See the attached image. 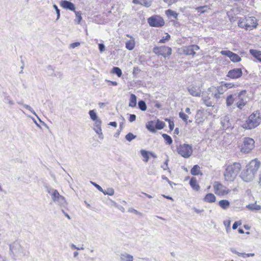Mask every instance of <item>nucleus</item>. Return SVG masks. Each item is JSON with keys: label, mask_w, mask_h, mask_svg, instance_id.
I'll return each instance as SVG.
<instances>
[{"label": "nucleus", "mask_w": 261, "mask_h": 261, "mask_svg": "<svg viewBox=\"0 0 261 261\" xmlns=\"http://www.w3.org/2000/svg\"><path fill=\"white\" fill-rule=\"evenodd\" d=\"M135 46V41L134 38L127 41L125 43V47L129 50H133Z\"/></svg>", "instance_id": "nucleus-27"}, {"label": "nucleus", "mask_w": 261, "mask_h": 261, "mask_svg": "<svg viewBox=\"0 0 261 261\" xmlns=\"http://www.w3.org/2000/svg\"><path fill=\"white\" fill-rule=\"evenodd\" d=\"M166 14L169 16H173L175 18H176L178 15L176 12L170 9L166 11Z\"/></svg>", "instance_id": "nucleus-41"}, {"label": "nucleus", "mask_w": 261, "mask_h": 261, "mask_svg": "<svg viewBox=\"0 0 261 261\" xmlns=\"http://www.w3.org/2000/svg\"><path fill=\"white\" fill-rule=\"evenodd\" d=\"M10 256L14 260L27 256L28 251L21 244L20 241L16 240L9 245Z\"/></svg>", "instance_id": "nucleus-2"}, {"label": "nucleus", "mask_w": 261, "mask_h": 261, "mask_svg": "<svg viewBox=\"0 0 261 261\" xmlns=\"http://www.w3.org/2000/svg\"><path fill=\"white\" fill-rule=\"evenodd\" d=\"M168 121L169 122V128H170V130H172L174 128V122H173V121H170V120H168Z\"/></svg>", "instance_id": "nucleus-60"}, {"label": "nucleus", "mask_w": 261, "mask_h": 261, "mask_svg": "<svg viewBox=\"0 0 261 261\" xmlns=\"http://www.w3.org/2000/svg\"><path fill=\"white\" fill-rule=\"evenodd\" d=\"M196 10L197 12L199 14L203 13L205 12H207L209 10V8L207 6H201L196 8Z\"/></svg>", "instance_id": "nucleus-35"}, {"label": "nucleus", "mask_w": 261, "mask_h": 261, "mask_svg": "<svg viewBox=\"0 0 261 261\" xmlns=\"http://www.w3.org/2000/svg\"><path fill=\"white\" fill-rule=\"evenodd\" d=\"M250 53L258 61L261 62V51L255 49H250Z\"/></svg>", "instance_id": "nucleus-26"}, {"label": "nucleus", "mask_w": 261, "mask_h": 261, "mask_svg": "<svg viewBox=\"0 0 261 261\" xmlns=\"http://www.w3.org/2000/svg\"><path fill=\"white\" fill-rule=\"evenodd\" d=\"M98 47L100 53H102L105 50V46L103 43L99 44Z\"/></svg>", "instance_id": "nucleus-55"}, {"label": "nucleus", "mask_w": 261, "mask_h": 261, "mask_svg": "<svg viewBox=\"0 0 261 261\" xmlns=\"http://www.w3.org/2000/svg\"><path fill=\"white\" fill-rule=\"evenodd\" d=\"M246 22L247 30H252L256 26V19L254 17H248L245 18Z\"/></svg>", "instance_id": "nucleus-16"}, {"label": "nucleus", "mask_w": 261, "mask_h": 261, "mask_svg": "<svg viewBox=\"0 0 261 261\" xmlns=\"http://www.w3.org/2000/svg\"><path fill=\"white\" fill-rule=\"evenodd\" d=\"M216 198L214 194L212 193L207 194L204 198H203V200L206 202L212 203L216 201Z\"/></svg>", "instance_id": "nucleus-23"}, {"label": "nucleus", "mask_w": 261, "mask_h": 261, "mask_svg": "<svg viewBox=\"0 0 261 261\" xmlns=\"http://www.w3.org/2000/svg\"><path fill=\"white\" fill-rule=\"evenodd\" d=\"M148 23L151 27H161L164 25V19L159 15H154L148 19Z\"/></svg>", "instance_id": "nucleus-9"}, {"label": "nucleus", "mask_w": 261, "mask_h": 261, "mask_svg": "<svg viewBox=\"0 0 261 261\" xmlns=\"http://www.w3.org/2000/svg\"><path fill=\"white\" fill-rule=\"evenodd\" d=\"M188 90L193 96L199 97L201 95V90L199 87L192 86L188 88Z\"/></svg>", "instance_id": "nucleus-15"}, {"label": "nucleus", "mask_w": 261, "mask_h": 261, "mask_svg": "<svg viewBox=\"0 0 261 261\" xmlns=\"http://www.w3.org/2000/svg\"><path fill=\"white\" fill-rule=\"evenodd\" d=\"M129 212H130L132 213H135V214H136L137 215H140L141 214V213H140L137 210H135V209L129 210Z\"/></svg>", "instance_id": "nucleus-64"}, {"label": "nucleus", "mask_w": 261, "mask_h": 261, "mask_svg": "<svg viewBox=\"0 0 261 261\" xmlns=\"http://www.w3.org/2000/svg\"><path fill=\"white\" fill-rule=\"evenodd\" d=\"M177 151L181 156L188 158L192 155L193 149L191 145L185 143L177 148Z\"/></svg>", "instance_id": "nucleus-6"}, {"label": "nucleus", "mask_w": 261, "mask_h": 261, "mask_svg": "<svg viewBox=\"0 0 261 261\" xmlns=\"http://www.w3.org/2000/svg\"><path fill=\"white\" fill-rule=\"evenodd\" d=\"M216 88L218 91V92L220 93V95L223 94L226 91V89H225L224 85L216 87Z\"/></svg>", "instance_id": "nucleus-45"}, {"label": "nucleus", "mask_w": 261, "mask_h": 261, "mask_svg": "<svg viewBox=\"0 0 261 261\" xmlns=\"http://www.w3.org/2000/svg\"><path fill=\"white\" fill-rule=\"evenodd\" d=\"M152 0H133V3L135 4H140L146 7L151 6Z\"/></svg>", "instance_id": "nucleus-20"}, {"label": "nucleus", "mask_w": 261, "mask_h": 261, "mask_svg": "<svg viewBox=\"0 0 261 261\" xmlns=\"http://www.w3.org/2000/svg\"><path fill=\"white\" fill-rule=\"evenodd\" d=\"M94 128H100L101 126V121L99 119H98L96 120H94Z\"/></svg>", "instance_id": "nucleus-50"}, {"label": "nucleus", "mask_w": 261, "mask_h": 261, "mask_svg": "<svg viewBox=\"0 0 261 261\" xmlns=\"http://www.w3.org/2000/svg\"><path fill=\"white\" fill-rule=\"evenodd\" d=\"M247 207L252 211H258L261 209V207L259 205L256 204V203L249 204L247 205Z\"/></svg>", "instance_id": "nucleus-31"}, {"label": "nucleus", "mask_w": 261, "mask_h": 261, "mask_svg": "<svg viewBox=\"0 0 261 261\" xmlns=\"http://www.w3.org/2000/svg\"><path fill=\"white\" fill-rule=\"evenodd\" d=\"M155 125L154 122L153 121H150L146 124V127L150 132L152 133H155L156 130L155 129Z\"/></svg>", "instance_id": "nucleus-29"}, {"label": "nucleus", "mask_w": 261, "mask_h": 261, "mask_svg": "<svg viewBox=\"0 0 261 261\" xmlns=\"http://www.w3.org/2000/svg\"><path fill=\"white\" fill-rule=\"evenodd\" d=\"M80 44H81L80 42H74V43H71L70 44L69 48L73 49L76 47L79 46L80 45Z\"/></svg>", "instance_id": "nucleus-53"}, {"label": "nucleus", "mask_w": 261, "mask_h": 261, "mask_svg": "<svg viewBox=\"0 0 261 261\" xmlns=\"http://www.w3.org/2000/svg\"><path fill=\"white\" fill-rule=\"evenodd\" d=\"M45 189H46V191L48 194H50L51 196V193H53V191L56 190L55 189H54L51 188L50 187H49L48 186H45Z\"/></svg>", "instance_id": "nucleus-52"}, {"label": "nucleus", "mask_w": 261, "mask_h": 261, "mask_svg": "<svg viewBox=\"0 0 261 261\" xmlns=\"http://www.w3.org/2000/svg\"><path fill=\"white\" fill-rule=\"evenodd\" d=\"M221 54L223 56H226L229 58L230 60L233 62H239L241 60V58L236 54L232 53L229 50H222L220 52Z\"/></svg>", "instance_id": "nucleus-12"}, {"label": "nucleus", "mask_w": 261, "mask_h": 261, "mask_svg": "<svg viewBox=\"0 0 261 261\" xmlns=\"http://www.w3.org/2000/svg\"><path fill=\"white\" fill-rule=\"evenodd\" d=\"M74 12H75V14L76 15V18L74 19V21L76 23L80 24V23L82 19L81 12L74 11Z\"/></svg>", "instance_id": "nucleus-43"}, {"label": "nucleus", "mask_w": 261, "mask_h": 261, "mask_svg": "<svg viewBox=\"0 0 261 261\" xmlns=\"http://www.w3.org/2000/svg\"><path fill=\"white\" fill-rule=\"evenodd\" d=\"M241 68H234L230 70L227 74V76L232 79H238L242 75Z\"/></svg>", "instance_id": "nucleus-14"}, {"label": "nucleus", "mask_w": 261, "mask_h": 261, "mask_svg": "<svg viewBox=\"0 0 261 261\" xmlns=\"http://www.w3.org/2000/svg\"><path fill=\"white\" fill-rule=\"evenodd\" d=\"M60 5L64 9L75 11V7L74 5L69 1L66 0L62 1L60 3Z\"/></svg>", "instance_id": "nucleus-18"}, {"label": "nucleus", "mask_w": 261, "mask_h": 261, "mask_svg": "<svg viewBox=\"0 0 261 261\" xmlns=\"http://www.w3.org/2000/svg\"><path fill=\"white\" fill-rule=\"evenodd\" d=\"M120 261H133V256L127 253H121L120 255Z\"/></svg>", "instance_id": "nucleus-22"}, {"label": "nucleus", "mask_w": 261, "mask_h": 261, "mask_svg": "<svg viewBox=\"0 0 261 261\" xmlns=\"http://www.w3.org/2000/svg\"><path fill=\"white\" fill-rule=\"evenodd\" d=\"M140 153L144 158L143 161L145 163H147L149 160V152L145 150L142 149L140 151Z\"/></svg>", "instance_id": "nucleus-34"}, {"label": "nucleus", "mask_w": 261, "mask_h": 261, "mask_svg": "<svg viewBox=\"0 0 261 261\" xmlns=\"http://www.w3.org/2000/svg\"><path fill=\"white\" fill-rule=\"evenodd\" d=\"M199 49V47L197 45H192L186 46L183 48V53L188 56H194L196 54V51Z\"/></svg>", "instance_id": "nucleus-13"}, {"label": "nucleus", "mask_w": 261, "mask_h": 261, "mask_svg": "<svg viewBox=\"0 0 261 261\" xmlns=\"http://www.w3.org/2000/svg\"><path fill=\"white\" fill-rule=\"evenodd\" d=\"M245 18H246V17L240 18L239 19L238 22V25L240 28H245V29L247 30V23L246 22V21L245 20Z\"/></svg>", "instance_id": "nucleus-36"}, {"label": "nucleus", "mask_w": 261, "mask_h": 261, "mask_svg": "<svg viewBox=\"0 0 261 261\" xmlns=\"http://www.w3.org/2000/svg\"><path fill=\"white\" fill-rule=\"evenodd\" d=\"M240 225H241V222L240 221L235 222L232 225V229H237L238 226Z\"/></svg>", "instance_id": "nucleus-56"}, {"label": "nucleus", "mask_w": 261, "mask_h": 261, "mask_svg": "<svg viewBox=\"0 0 261 261\" xmlns=\"http://www.w3.org/2000/svg\"><path fill=\"white\" fill-rule=\"evenodd\" d=\"M137 104V97L134 94H131L130 96V101L129 106L132 108L136 107Z\"/></svg>", "instance_id": "nucleus-30"}, {"label": "nucleus", "mask_w": 261, "mask_h": 261, "mask_svg": "<svg viewBox=\"0 0 261 261\" xmlns=\"http://www.w3.org/2000/svg\"><path fill=\"white\" fill-rule=\"evenodd\" d=\"M94 129L95 130V132L99 135V138L101 140H102L103 139V136L102 133L101 128H94Z\"/></svg>", "instance_id": "nucleus-48"}, {"label": "nucleus", "mask_w": 261, "mask_h": 261, "mask_svg": "<svg viewBox=\"0 0 261 261\" xmlns=\"http://www.w3.org/2000/svg\"><path fill=\"white\" fill-rule=\"evenodd\" d=\"M136 138V136L133 135L132 133H128L126 136H125V139L129 142H130L131 141H132L133 139H135Z\"/></svg>", "instance_id": "nucleus-47"}, {"label": "nucleus", "mask_w": 261, "mask_h": 261, "mask_svg": "<svg viewBox=\"0 0 261 261\" xmlns=\"http://www.w3.org/2000/svg\"><path fill=\"white\" fill-rule=\"evenodd\" d=\"M214 192L219 196H224L228 194L230 191L226 187L218 181H215L213 185Z\"/></svg>", "instance_id": "nucleus-8"}, {"label": "nucleus", "mask_w": 261, "mask_h": 261, "mask_svg": "<svg viewBox=\"0 0 261 261\" xmlns=\"http://www.w3.org/2000/svg\"><path fill=\"white\" fill-rule=\"evenodd\" d=\"M260 163L256 159L252 160L243 170L240 175L242 179L245 182H250L253 180L258 171Z\"/></svg>", "instance_id": "nucleus-1"}, {"label": "nucleus", "mask_w": 261, "mask_h": 261, "mask_svg": "<svg viewBox=\"0 0 261 261\" xmlns=\"http://www.w3.org/2000/svg\"><path fill=\"white\" fill-rule=\"evenodd\" d=\"M219 205L222 209L226 210L230 206V202L228 200L226 199L221 200L219 201Z\"/></svg>", "instance_id": "nucleus-24"}, {"label": "nucleus", "mask_w": 261, "mask_h": 261, "mask_svg": "<svg viewBox=\"0 0 261 261\" xmlns=\"http://www.w3.org/2000/svg\"><path fill=\"white\" fill-rule=\"evenodd\" d=\"M164 1L168 4V6H170L176 2L177 0H164Z\"/></svg>", "instance_id": "nucleus-57"}, {"label": "nucleus", "mask_w": 261, "mask_h": 261, "mask_svg": "<svg viewBox=\"0 0 261 261\" xmlns=\"http://www.w3.org/2000/svg\"><path fill=\"white\" fill-rule=\"evenodd\" d=\"M202 100L207 107H213L214 106V102L211 100V98L208 96H203Z\"/></svg>", "instance_id": "nucleus-28"}, {"label": "nucleus", "mask_w": 261, "mask_h": 261, "mask_svg": "<svg viewBox=\"0 0 261 261\" xmlns=\"http://www.w3.org/2000/svg\"><path fill=\"white\" fill-rule=\"evenodd\" d=\"M136 116L134 114H130L129 115V121L130 122H133L135 120H136Z\"/></svg>", "instance_id": "nucleus-59"}, {"label": "nucleus", "mask_w": 261, "mask_h": 261, "mask_svg": "<svg viewBox=\"0 0 261 261\" xmlns=\"http://www.w3.org/2000/svg\"><path fill=\"white\" fill-rule=\"evenodd\" d=\"M241 169V165L239 163H234L227 167L224 173L225 180L232 181L236 178L237 174Z\"/></svg>", "instance_id": "nucleus-3"}, {"label": "nucleus", "mask_w": 261, "mask_h": 261, "mask_svg": "<svg viewBox=\"0 0 261 261\" xmlns=\"http://www.w3.org/2000/svg\"><path fill=\"white\" fill-rule=\"evenodd\" d=\"M230 223H231L230 220H226V221H224L223 222V224L226 226V227H230Z\"/></svg>", "instance_id": "nucleus-61"}, {"label": "nucleus", "mask_w": 261, "mask_h": 261, "mask_svg": "<svg viewBox=\"0 0 261 261\" xmlns=\"http://www.w3.org/2000/svg\"><path fill=\"white\" fill-rule=\"evenodd\" d=\"M236 93L228 95L226 99V105L227 107H229L232 105L233 102L236 101Z\"/></svg>", "instance_id": "nucleus-21"}, {"label": "nucleus", "mask_w": 261, "mask_h": 261, "mask_svg": "<svg viewBox=\"0 0 261 261\" xmlns=\"http://www.w3.org/2000/svg\"><path fill=\"white\" fill-rule=\"evenodd\" d=\"M89 114L90 115V118L94 121L98 119V117L96 113L95 112L94 110H90L89 112Z\"/></svg>", "instance_id": "nucleus-44"}, {"label": "nucleus", "mask_w": 261, "mask_h": 261, "mask_svg": "<svg viewBox=\"0 0 261 261\" xmlns=\"http://www.w3.org/2000/svg\"><path fill=\"white\" fill-rule=\"evenodd\" d=\"M261 122L259 113L256 111L251 114L242 126L245 129H251L256 127Z\"/></svg>", "instance_id": "nucleus-4"}, {"label": "nucleus", "mask_w": 261, "mask_h": 261, "mask_svg": "<svg viewBox=\"0 0 261 261\" xmlns=\"http://www.w3.org/2000/svg\"><path fill=\"white\" fill-rule=\"evenodd\" d=\"M5 100L7 101L10 105H14V102L12 100H11L9 97H6Z\"/></svg>", "instance_id": "nucleus-62"}, {"label": "nucleus", "mask_w": 261, "mask_h": 261, "mask_svg": "<svg viewBox=\"0 0 261 261\" xmlns=\"http://www.w3.org/2000/svg\"><path fill=\"white\" fill-rule=\"evenodd\" d=\"M153 51L156 55H161L165 58L169 56L171 54V48L165 46L161 47H154L153 49Z\"/></svg>", "instance_id": "nucleus-10"}, {"label": "nucleus", "mask_w": 261, "mask_h": 261, "mask_svg": "<svg viewBox=\"0 0 261 261\" xmlns=\"http://www.w3.org/2000/svg\"><path fill=\"white\" fill-rule=\"evenodd\" d=\"M200 172V167L198 165H194L191 170V173L193 175H197Z\"/></svg>", "instance_id": "nucleus-32"}, {"label": "nucleus", "mask_w": 261, "mask_h": 261, "mask_svg": "<svg viewBox=\"0 0 261 261\" xmlns=\"http://www.w3.org/2000/svg\"><path fill=\"white\" fill-rule=\"evenodd\" d=\"M165 126V123L163 121H161L159 120H158L155 127L157 129H163Z\"/></svg>", "instance_id": "nucleus-42"}, {"label": "nucleus", "mask_w": 261, "mask_h": 261, "mask_svg": "<svg viewBox=\"0 0 261 261\" xmlns=\"http://www.w3.org/2000/svg\"><path fill=\"white\" fill-rule=\"evenodd\" d=\"M254 141L251 138H245L243 145L241 148V151L243 153H249L254 147Z\"/></svg>", "instance_id": "nucleus-7"}, {"label": "nucleus", "mask_w": 261, "mask_h": 261, "mask_svg": "<svg viewBox=\"0 0 261 261\" xmlns=\"http://www.w3.org/2000/svg\"><path fill=\"white\" fill-rule=\"evenodd\" d=\"M112 71L114 74H116L118 77H120L122 75L121 70L118 67H113Z\"/></svg>", "instance_id": "nucleus-40"}, {"label": "nucleus", "mask_w": 261, "mask_h": 261, "mask_svg": "<svg viewBox=\"0 0 261 261\" xmlns=\"http://www.w3.org/2000/svg\"><path fill=\"white\" fill-rule=\"evenodd\" d=\"M216 87L212 86L210 87L207 91V94H211V96L214 97L217 99H218L220 97V94L218 92Z\"/></svg>", "instance_id": "nucleus-19"}, {"label": "nucleus", "mask_w": 261, "mask_h": 261, "mask_svg": "<svg viewBox=\"0 0 261 261\" xmlns=\"http://www.w3.org/2000/svg\"><path fill=\"white\" fill-rule=\"evenodd\" d=\"M193 209L194 211V212L197 214H200L203 212V210L197 209L196 207H194Z\"/></svg>", "instance_id": "nucleus-63"}, {"label": "nucleus", "mask_w": 261, "mask_h": 261, "mask_svg": "<svg viewBox=\"0 0 261 261\" xmlns=\"http://www.w3.org/2000/svg\"><path fill=\"white\" fill-rule=\"evenodd\" d=\"M221 123L223 129H226L231 126V123L230 122V116L225 115L221 118Z\"/></svg>", "instance_id": "nucleus-17"}, {"label": "nucleus", "mask_w": 261, "mask_h": 261, "mask_svg": "<svg viewBox=\"0 0 261 261\" xmlns=\"http://www.w3.org/2000/svg\"><path fill=\"white\" fill-rule=\"evenodd\" d=\"M51 199L55 203L61 206H65L66 205L65 198L61 195L57 190L53 191L51 193Z\"/></svg>", "instance_id": "nucleus-11"}, {"label": "nucleus", "mask_w": 261, "mask_h": 261, "mask_svg": "<svg viewBox=\"0 0 261 261\" xmlns=\"http://www.w3.org/2000/svg\"><path fill=\"white\" fill-rule=\"evenodd\" d=\"M53 7L56 12L57 16V20H58L60 16V10L58 9L57 6L56 4H54L53 5Z\"/></svg>", "instance_id": "nucleus-51"}, {"label": "nucleus", "mask_w": 261, "mask_h": 261, "mask_svg": "<svg viewBox=\"0 0 261 261\" xmlns=\"http://www.w3.org/2000/svg\"><path fill=\"white\" fill-rule=\"evenodd\" d=\"M179 116L184 121L187 123L189 116L187 114L182 112H180L179 113Z\"/></svg>", "instance_id": "nucleus-46"}, {"label": "nucleus", "mask_w": 261, "mask_h": 261, "mask_svg": "<svg viewBox=\"0 0 261 261\" xmlns=\"http://www.w3.org/2000/svg\"><path fill=\"white\" fill-rule=\"evenodd\" d=\"M91 184L94 185L99 191L101 192L102 191V188L98 185H97V184L94 182H91Z\"/></svg>", "instance_id": "nucleus-58"}, {"label": "nucleus", "mask_w": 261, "mask_h": 261, "mask_svg": "<svg viewBox=\"0 0 261 261\" xmlns=\"http://www.w3.org/2000/svg\"><path fill=\"white\" fill-rule=\"evenodd\" d=\"M17 103L19 105H21L24 108L28 109L29 111H30L31 112H32L33 114H34L35 115H36L38 119H39V120L41 122V120H40V119L38 117V116L37 115L36 112L34 111V110L29 105H26V104H23L20 102H17Z\"/></svg>", "instance_id": "nucleus-33"}, {"label": "nucleus", "mask_w": 261, "mask_h": 261, "mask_svg": "<svg viewBox=\"0 0 261 261\" xmlns=\"http://www.w3.org/2000/svg\"><path fill=\"white\" fill-rule=\"evenodd\" d=\"M170 38V36L168 34H166L165 36H164L159 41V43H164L166 41H168Z\"/></svg>", "instance_id": "nucleus-49"}, {"label": "nucleus", "mask_w": 261, "mask_h": 261, "mask_svg": "<svg viewBox=\"0 0 261 261\" xmlns=\"http://www.w3.org/2000/svg\"><path fill=\"white\" fill-rule=\"evenodd\" d=\"M138 107L141 111H145L147 109L146 103L143 100H140L138 102Z\"/></svg>", "instance_id": "nucleus-39"}, {"label": "nucleus", "mask_w": 261, "mask_h": 261, "mask_svg": "<svg viewBox=\"0 0 261 261\" xmlns=\"http://www.w3.org/2000/svg\"><path fill=\"white\" fill-rule=\"evenodd\" d=\"M236 105L237 107L240 110H242L243 108L247 104L248 97L246 95V91L242 90L239 93H236Z\"/></svg>", "instance_id": "nucleus-5"}, {"label": "nucleus", "mask_w": 261, "mask_h": 261, "mask_svg": "<svg viewBox=\"0 0 261 261\" xmlns=\"http://www.w3.org/2000/svg\"><path fill=\"white\" fill-rule=\"evenodd\" d=\"M190 185L191 187L196 191H198L200 189L199 185L197 183V180L195 178L192 177L190 181Z\"/></svg>", "instance_id": "nucleus-25"}, {"label": "nucleus", "mask_w": 261, "mask_h": 261, "mask_svg": "<svg viewBox=\"0 0 261 261\" xmlns=\"http://www.w3.org/2000/svg\"><path fill=\"white\" fill-rule=\"evenodd\" d=\"M105 195L112 196L114 194V190L112 188H107L106 190H102L101 191Z\"/></svg>", "instance_id": "nucleus-37"}, {"label": "nucleus", "mask_w": 261, "mask_h": 261, "mask_svg": "<svg viewBox=\"0 0 261 261\" xmlns=\"http://www.w3.org/2000/svg\"><path fill=\"white\" fill-rule=\"evenodd\" d=\"M224 87H225V89L227 90V89H229L231 88H232L233 87H234V85L232 83H225L223 84Z\"/></svg>", "instance_id": "nucleus-54"}, {"label": "nucleus", "mask_w": 261, "mask_h": 261, "mask_svg": "<svg viewBox=\"0 0 261 261\" xmlns=\"http://www.w3.org/2000/svg\"><path fill=\"white\" fill-rule=\"evenodd\" d=\"M162 137L165 140V141L166 142V144L168 145H170L172 143V139L171 137L166 134H162Z\"/></svg>", "instance_id": "nucleus-38"}]
</instances>
